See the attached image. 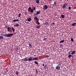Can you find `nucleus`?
Returning a JSON list of instances; mask_svg holds the SVG:
<instances>
[{
  "label": "nucleus",
  "mask_w": 76,
  "mask_h": 76,
  "mask_svg": "<svg viewBox=\"0 0 76 76\" xmlns=\"http://www.w3.org/2000/svg\"><path fill=\"white\" fill-rule=\"evenodd\" d=\"M21 15H22L21 14V13H20L18 15V17L19 18H20V16H21Z\"/></svg>",
  "instance_id": "obj_28"
},
{
  "label": "nucleus",
  "mask_w": 76,
  "mask_h": 76,
  "mask_svg": "<svg viewBox=\"0 0 76 76\" xmlns=\"http://www.w3.org/2000/svg\"><path fill=\"white\" fill-rule=\"evenodd\" d=\"M34 16H37V13H35L34 14H33Z\"/></svg>",
  "instance_id": "obj_36"
},
{
  "label": "nucleus",
  "mask_w": 76,
  "mask_h": 76,
  "mask_svg": "<svg viewBox=\"0 0 76 76\" xmlns=\"http://www.w3.org/2000/svg\"><path fill=\"white\" fill-rule=\"evenodd\" d=\"M75 53H76V51H73V52H72L71 53L72 54V55H73V54H75Z\"/></svg>",
  "instance_id": "obj_22"
},
{
  "label": "nucleus",
  "mask_w": 76,
  "mask_h": 76,
  "mask_svg": "<svg viewBox=\"0 0 76 76\" xmlns=\"http://www.w3.org/2000/svg\"><path fill=\"white\" fill-rule=\"evenodd\" d=\"M64 42V39H63V40H61L60 42V43H63V42Z\"/></svg>",
  "instance_id": "obj_21"
},
{
  "label": "nucleus",
  "mask_w": 76,
  "mask_h": 76,
  "mask_svg": "<svg viewBox=\"0 0 76 76\" xmlns=\"http://www.w3.org/2000/svg\"><path fill=\"white\" fill-rule=\"evenodd\" d=\"M4 38V37L2 36H0V39H3Z\"/></svg>",
  "instance_id": "obj_23"
},
{
  "label": "nucleus",
  "mask_w": 76,
  "mask_h": 76,
  "mask_svg": "<svg viewBox=\"0 0 76 76\" xmlns=\"http://www.w3.org/2000/svg\"><path fill=\"white\" fill-rule=\"evenodd\" d=\"M37 21L38 24V25H40V23L39 22V20Z\"/></svg>",
  "instance_id": "obj_32"
},
{
  "label": "nucleus",
  "mask_w": 76,
  "mask_h": 76,
  "mask_svg": "<svg viewBox=\"0 0 76 76\" xmlns=\"http://www.w3.org/2000/svg\"><path fill=\"white\" fill-rule=\"evenodd\" d=\"M34 20H35L36 21H38L39 20V18H38V17L37 16H35L34 17Z\"/></svg>",
  "instance_id": "obj_3"
},
{
  "label": "nucleus",
  "mask_w": 76,
  "mask_h": 76,
  "mask_svg": "<svg viewBox=\"0 0 76 76\" xmlns=\"http://www.w3.org/2000/svg\"><path fill=\"white\" fill-rule=\"evenodd\" d=\"M56 1L54 2L53 5L54 6H56Z\"/></svg>",
  "instance_id": "obj_30"
},
{
  "label": "nucleus",
  "mask_w": 76,
  "mask_h": 76,
  "mask_svg": "<svg viewBox=\"0 0 76 76\" xmlns=\"http://www.w3.org/2000/svg\"><path fill=\"white\" fill-rule=\"evenodd\" d=\"M32 60H33V58L31 57H30L28 59V61H32Z\"/></svg>",
  "instance_id": "obj_7"
},
{
  "label": "nucleus",
  "mask_w": 76,
  "mask_h": 76,
  "mask_svg": "<svg viewBox=\"0 0 76 76\" xmlns=\"http://www.w3.org/2000/svg\"><path fill=\"white\" fill-rule=\"evenodd\" d=\"M56 69H58V70H60V66H58L56 67Z\"/></svg>",
  "instance_id": "obj_12"
},
{
  "label": "nucleus",
  "mask_w": 76,
  "mask_h": 76,
  "mask_svg": "<svg viewBox=\"0 0 76 76\" xmlns=\"http://www.w3.org/2000/svg\"><path fill=\"white\" fill-rule=\"evenodd\" d=\"M42 66H45V65L44 64H42Z\"/></svg>",
  "instance_id": "obj_41"
},
{
  "label": "nucleus",
  "mask_w": 76,
  "mask_h": 76,
  "mask_svg": "<svg viewBox=\"0 0 76 76\" xmlns=\"http://www.w3.org/2000/svg\"><path fill=\"white\" fill-rule=\"evenodd\" d=\"M68 9L69 10H70V9H71V7H68Z\"/></svg>",
  "instance_id": "obj_38"
},
{
  "label": "nucleus",
  "mask_w": 76,
  "mask_h": 76,
  "mask_svg": "<svg viewBox=\"0 0 76 76\" xmlns=\"http://www.w3.org/2000/svg\"><path fill=\"white\" fill-rule=\"evenodd\" d=\"M45 25H48V23L46 22H45Z\"/></svg>",
  "instance_id": "obj_33"
},
{
  "label": "nucleus",
  "mask_w": 76,
  "mask_h": 76,
  "mask_svg": "<svg viewBox=\"0 0 76 76\" xmlns=\"http://www.w3.org/2000/svg\"><path fill=\"white\" fill-rule=\"evenodd\" d=\"M71 41H72V42H73V41H74V39H73V38H71Z\"/></svg>",
  "instance_id": "obj_27"
},
{
  "label": "nucleus",
  "mask_w": 76,
  "mask_h": 76,
  "mask_svg": "<svg viewBox=\"0 0 76 76\" xmlns=\"http://www.w3.org/2000/svg\"><path fill=\"white\" fill-rule=\"evenodd\" d=\"M36 73H37V72H38V70H36Z\"/></svg>",
  "instance_id": "obj_43"
},
{
  "label": "nucleus",
  "mask_w": 76,
  "mask_h": 76,
  "mask_svg": "<svg viewBox=\"0 0 76 76\" xmlns=\"http://www.w3.org/2000/svg\"><path fill=\"white\" fill-rule=\"evenodd\" d=\"M25 22H26V21H25Z\"/></svg>",
  "instance_id": "obj_47"
},
{
  "label": "nucleus",
  "mask_w": 76,
  "mask_h": 76,
  "mask_svg": "<svg viewBox=\"0 0 76 76\" xmlns=\"http://www.w3.org/2000/svg\"><path fill=\"white\" fill-rule=\"evenodd\" d=\"M19 26V25L17 23L16 24H15L14 25V26H15V27H18Z\"/></svg>",
  "instance_id": "obj_10"
},
{
  "label": "nucleus",
  "mask_w": 76,
  "mask_h": 76,
  "mask_svg": "<svg viewBox=\"0 0 76 76\" xmlns=\"http://www.w3.org/2000/svg\"><path fill=\"white\" fill-rule=\"evenodd\" d=\"M44 67L46 69H48V67L47 65H45L44 66Z\"/></svg>",
  "instance_id": "obj_16"
},
{
  "label": "nucleus",
  "mask_w": 76,
  "mask_h": 76,
  "mask_svg": "<svg viewBox=\"0 0 76 76\" xmlns=\"http://www.w3.org/2000/svg\"><path fill=\"white\" fill-rule=\"evenodd\" d=\"M35 9H36V7H34L33 8V10H35Z\"/></svg>",
  "instance_id": "obj_35"
},
{
  "label": "nucleus",
  "mask_w": 76,
  "mask_h": 76,
  "mask_svg": "<svg viewBox=\"0 0 76 76\" xmlns=\"http://www.w3.org/2000/svg\"><path fill=\"white\" fill-rule=\"evenodd\" d=\"M11 28L12 29V31L13 32H15V28H13L11 27Z\"/></svg>",
  "instance_id": "obj_25"
},
{
  "label": "nucleus",
  "mask_w": 76,
  "mask_h": 76,
  "mask_svg": "<svg viewBox=\"0 0 76 76\" xmlns=\"http://www.w3.org/2000/svg\"><path fill=\"white\" fill-rule=\"evenodd\" d=\"M61 18H64V15L61 14Z\"/></svg>",
  "instance_id": "obj_13"
},
{
  "label": "nucleus",
  "mask_w": 76,
  "mask_h": 76,
  "mask_svg": "<svg viewBox=\"0 0 76 76\" xmlns=\"http://www.w3.org/2000/svg\"><path fill=\"white\" fill-rule=\"evenodd\" d=\"M68 57L69 58H70V57H73V56L72 55V54H69L68 55Z\"/></svg>",
  "instance_id": "obj_11"
},
{
  "label": "nucleus",
  "mask_w": 76,
  "mask_h": 76,
  "mask_svg": "<svg viewBox=\"0 0 76 76\" xmlns=\"http://www.w3.org/2000/svg\"><path fill=\"white\" fill-rule=\"evenodd\" d=\"M66 6L65 4H64L63 6L62 7V9H66Z\"/></svg>",
  "instance_id": "obj_9"
},
{
  "label": "nucleus",
  "mask_w": 76,
  "mask_h": 76,
  "mask_svg": "<svg viewBox=\"0 0 76 76\" xmlns=\"http://www.w3.org/2000/svg\"><path fill=\"white\" fill-rule=\"evenodd\" d=\"M5 28H7V26H5Z\"/></svg>",
  "instance_id": "obj_42"
},
{
  "label": "nucleus",
  "mask_w": 76,
  "mask_h": 76,
  "mask_svg": "<svg viewBox=\"0 0 76 76\" xmlns=\"http://www.w3.org/2000/svg\"><path fill=\"white\" fill-rule=\"evenodd\" d=\"M4 34V33L3 32H0V35H2L3 37L5 36L6 37H12V36H13V35H14V34Z\"/></svg>",
  "instance_id": "obj_1"
},
{
  "label": "nucleus",
  "mask_w": 76,
  "mask_h": 76,
  "mask_svg": "<svg viewBox=\"0 0 76 76\" xmlns=\"http://www.w3.org/2000/svg\"><path fill=\"white\" fill-rule=\"evenodd\" d=\"M22 60L23 61H28V59H27L26 58H25L22 59Z\"/></svg>",
  "instance_id": "obj_6"
},
{
  "label": "nucleus",
  "mask_w": 76,
  "mask_h": 76,
  "mask_svg": "<svg viewBox=\"0 0 76 76\" xmlns=\"http://www.w3.org/2000/svg\"><path fill=\"white\" fill-rule=\"evenodd\" d=\"M54 24H55V23H51V25H54Z\"/></svg>",
  "instance_id": "obj_37"
},
{
  "label": "nucleus",
  "mask_w": 76,
  "mask_h": 76,
  "mask_svg": "<svg viewBox=\"0 0 76 76\" xmlns=\"http://www.w3.org/2000/svg\"><path fill=\"white\" fill-rule=\"evenodd\" d=\"M72 52V51H69V54H72V53H71Z\"/></svg>",
  "instance_id": "obj_31"
},
{
  "label": "nucleus",
  "mask_w": 76,
  "mask_h": 76,
  "mask_svg": "<svg viewBox=\"0 0 76 76\" xmlns=\"http://www.w3.org/2000/svg\"><path fill=\"white\" fill-rule=\"evenodd\" d=\"M8 31H9V32L10 31V28H9V27H8L7 28V29Z\"/></svg>",
  "instance_id": "obj_26"
},
{
  "label": "nucleus",
  "mask_w": 76,
  "mask_h": 76,
  "mask_svg": "<svg viewBox=\"0 0 76 76\" xmlns=\"http://www.w3.org/2000/svg\"><path fill=\"white\" fill-rule=\"evenodd\" d=\"M28 12H30V13H32L34 12V10L32 9L31 7H29L28 8Z\"/></svg>",
  "instance_id": "obj_2"
},
{
  "label": "nucleus",
  "mask_w": 76,
  "mask_h": 76,
  "mask_svg": "<svg viewBox=\"0 0 76 76\" xmlns=\"http://www.w3.org/2000/svg\"><path fill=\"white\" fill-rule=\"evenodd\" d=\"M19 19H17V20H13V22H18V21H19Z\"/></svg>",
  "instance_id": "obj_14"
},
{
  "label": "nucleus",
  "mask_w": 76,
  "mask_h": 76,
  "mask_svg": "<svg viewBox=\"0 0 76 76\" xmlns=\"http://www.w3.org/2000/svg\"><path fill=\"white\" fill-rule=\"evenodd\" d=\"M17 50H18V49L17 48Z\"/></svg>",
  "instance_id": "obj_45"
},
{
  "label": "nucleus",
  "mask_w": 76,
  "mask_h": 76,
  "mask_svg": "<svg viewBox=\"0 0 76 76\" xmlns=\"http://www.w3.org/2000/svg\"><path fill=\"white\" fill-rule=\"evenodd\" d=\"M47 39V38H45L43 39L44 41H46Z\"/></svg>",
  "instance_id": "obj_34"
},
{
  "label": "nucleus",
  "mask_w": 76,
  "mask_h": 76,
  "mask_svg": "<svg viewBox=\"0 0 76 76\" xmlns=\"http://www.w3.org/2000/svg\"><path fill=\"white\" fill-rule=\"evenodd\" d=\"M14 34L15 35H16V33H15V32H14Z\"/></svg>",
  "instance_id": "obj_44"
},
{
  "label": "nucleus",
  "mask_w": 76,
  "mask_h": 76,
  "mask_svg": "<svg viewBox=\"0 0 76 76\" xmlns=\"http://www.w3.org/2000/svg\"><path fill=\"white\" fill-rule=\"evenodd\" d=\"M27 19V20H26V21L27 20V21H28V22H31V21L32 20V19L31 18H28Z\"/></svg>",
  "instance_id": "obj_5"
},
{
  "label": "nucleus",
  "mask_w": 76,
  "mask_h": 76,
  "mask_svg": "<svg viewBox=\"0 0 76 76\" xmlns=\"http://www.w3.org/2000/svg\"><path fill=\"white\" fill-rule=\"evenodd\" d=\"M38 60V58H33V60L32 61H34V60Z\"/></svg>",
  "instance_id": "obj_8"
},
{
  "label": "nucleus",
  "mask_w": 76,
  "mask_h": 76,
  "mask_svg": "<svg viewBox=\"0 0 76 76\" xmlns=\"http://www.w3.org/2000/svg\"><path fill=\"white\" fill-rule=\"evenodd\" d=\"M34 63L35 64H37V65H38V62L36 61H35Z\"/></svg>",
  "instance_id": "obj_24"
},
{
  "label": "nucleus",
  "mask_w": 76,
  "mask_h": 76,
  "mask_svg": "<svg viewBox=\"0 0 76 76\" xmlns=\"http://www.w3.org/2000/svg\"><path fill=\"white\" fill-rule=\"evenodd\" d=\"M35 1L37 3H39V0H35Z\"/></svg>",
  "instance_id": "obj_18"
},
{
  "label": "nucleus",
  "mask_w": 76,
  "mask_h": 76,
  "mask_svg": "<svg viewBox=\"0 0 76 76\" xmlns=\"http://www.w3.org/2000/svg\"><path fill=\"white\" fill-rule=\"evenodd\" d=\"M16 75H19V72L17 71L15 73Z\"/></svg>",
  "instance_id": "obj_29"
},
{
  "label": "nucleus",
  "mask_w": 76,
  "mask_h": 76,
  "mask_svg": "<svg viewBox=\"0 0 76 76\" xmlns=\"http://www.w3.org/2000/svg\"><path fill=\"white\" fill-rule=\"evenodd\" d=\"M40 13H41V12L39 11H37V13H36V15H38Z\"/></svg>",
  "instance_id": "obj_15"
},
{
  "label": "nucleus",
  "mask_w": 76,
  "mask_h": 76,
  "mask_svg": "<svg viewBox=\"0 0 76 76\" xmlns=\"http://www.w3.org/2000/svg\"><path fill=\"white\" fill-rule=\"evenodd\" d=\"M48 8V6L46 5H45L43 7V9L44 10H46Z\"/></svg>",
  "instance_id": "obj_4"
},
{
  "label": "nucleus",
  "mask_w": 76,
  "mask_h": 76,
  "mask_svg": "<svg viewBox=\"0 0 76 76\" xmlns=\"http://www.w3.org/2000/svg\"><path fill=\"white\" fill-rule=\"evenodd\" d=\"M29 45V47H30V48H32V44L31 43H30L28 44Z\"/></svg>",
  "instance_id": "obj_19"
},
{
  "label": "nucleus",
  "mask_w": 76,
  "mask_h": 76,
  "mask_svg": "<svg viewBox=\"0 0 76 76\" xmlns=\"http://www.w3.org/2000/svg\"><path fill=\"white\" fill-rule=\"evenodd\" d=\"M49 57V56H47L45 57V58H47V57Z\"/></svg>",
  "instance_id": "obj_40"
},
{
  "label": "nucleus",
  "mask_w": 76,
  "mask_h": 76,
  "mask_svg": "<svg viewBox=\"0 0 76 76\" xmlns=\"http://www.w3.org/2000/svg\"><path fill=\"white\" fill-rule=\"evenodd\" d=\"M65 5H66V6H68V4H67V3H65Z\"/></svg>",
  "instance_id": "obj_39"
},
{
  "label": "nucleus",
  "mask_w": 76,
  "mask_h": 76,
  "mask_svg": "<svg viewBox=\"0 0 76 76\" xmlns=\"http://www.w3.org/2000/svg\"><path fill=\"white\" fill-rule=\"evenodd\" d=\"M72 26H76V23H74L72 24Z\"/></svg>",
  "instance_id": "obj_20"
},
{
  "label": "nucleus",
  "mask_w": 76,
  "mask_h": 76,
  "mask_svg": "<svg viewBox=\"0 0 76 76\" xmlns=\"http://www.w3.org/2000/svg\"><path fill=\"white\" fill-rule=\"evenodd\" d=\"M50 0V1H52V0Z\"/></svg>",
  "instance_id": "obj_46"
},
{
  "label": "nucleus",
  "mask_w": 76,
  "mask_h": 76,
  "mask_svg": "<svg viewBox=\"0 0 76 76\" xmlns=\"http://www.w3.org/2000/svg\"><path fill=\"white\" fill-rule=\"evenodd\" d=\"M54 76H55V75H54Z\"/></svg>",
  "instance_id": "obj_48"
},
{
  "label": "nucleus",
  "mask_w": 76,
  "mask_h": 76,
  "mask_svg": "<svg viewBox=\"0 0 76 76\" xmlns=\"http://www.w3.org/2000/svg\"><path fill=\"white\" fill-rule=\"evenodd\" d=\"M40 27H41V25L38 26H36V28L37 29H39L40 28Z\"/></svg>",
  "instance_id": "obj_17"
}]
</instances>
